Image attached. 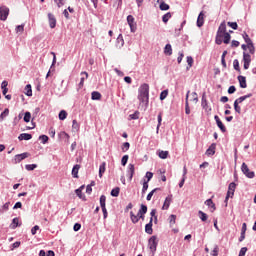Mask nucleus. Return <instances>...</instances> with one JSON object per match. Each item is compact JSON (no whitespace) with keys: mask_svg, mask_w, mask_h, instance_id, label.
I'll return each instance as SVG.
<instances>
[{"mask_svg":"<svg viewBox=\"0 0 256 256\" xmlns=\"http://www.w3.org/2000/svg\"><path fill=\"white\" fill-rule=\"evenodd\" d=\"M83 189H85V186H81L80 188L75 190V193L77 197H79V199H85V197L83 196Z\"/></svg>","mask_w":256,"mask_h":256,"instance_id":"bb28decb","label":"nucleus"},{"mask_svg":"<svg viewBox=\"0 0 256 256\" xmlns=\"http://www.w3.org/2000/svg\"><path fill=\"white\" fill-rule=\"evenodd\" d=\"M81 75H85V77H82V78L80 79L79 89H83V85L85 84V79H89V73H87V72H81Z\"/></svg>","mask_w":256,"mask_h":256,"instance_id":"b1692460","label":"nucleus"},{"mask_svg":"<svg viewBox=\"0 0 256 256\" xmlns=\"http://www.w3.org/2000/svg\"><path fill=\"white\" fill-rule=\"evenodd\" d=\"M128 175H129V181H132L133 176L135 175V165L133 164L128 165Z\"/></svg>","mask_w":256,"mask_h":256,"instance_id":"6ab92c4d","label":"nucleus"},{"mask_svg":"<svg viewBox=\"0 0 256 256\" xmlns=\"http://www.w3.org/2000/svg\"><path fill=\"white\" fill-rule=\"evenodd\" d=\"M105 162H103L99 167V177H103V173H105Z\"/></svg>","mask_w":256,"mask_h":256,"instance_id":"37998d69","label":"nucleus"},{"mask_svg":"<svg viewBox=\"0 0 256 256\" xmlns=\"http://www.w3.org/2000/svg\"><path fill=\"white\" fill-rule=\"evenodd\" d=\"M191 97H192L191 101H193L194 103H197V101H199V97L197 96L196 92H193L191 94Z\"/></svg>","mask_w":256,"mask_h":256,"instance_id":"e2e57ef3","label":"nucleus"},{"mask_svg":"<svg viewBox=\"0 0 256 256\" xmlns=\"http://www.w3.org/2000/svg\"><path fill=\"white\" fill-rule=\"evenodd\" d=\"M222 39L225 45H229V43L231 42V34H229V32H226Z\"/></svg>","mask_w":256,"mask_h":256,"instance_id":"c756f323","label":"nucleus"},{"mask_svg":"<svg viewBox=\"0 0 256 256\" xmlns=\"http://www.w3.org/2000/svg\"><path fill=\"white\" fill-rule=\"evenodd\" d=\"M169 19H171V12L166 13V14L162 17L163 23H167V22L169 21Z\"/></svg>","mask_w":256,"mask_h":256,"instance_id":"864d4df0","label":"nucleus"},{"mask_svg":"<svg viewBox=\"0 0 256 256\" xmlns=\"http://www.w3.org/2000/svg\"><path fill=\"white\" fill-rule=\"evenodd\" d=\"M125 45V40L123 39V34H119L116 39V48L121 49Z\"/></svg>","mask_w":256,"mask_h":256,"instance_id":"ddd939ff","label":"nucleus"},{"mask_svg":"<svg viewBox=\"0 0 256 256\" xmlns=\"http://www.w3.org/2000/svg\"><path fill=\"white\" fill-rule=\"evenodd\" d=\"M27 157H29V153H27V152H24L22 154H17L15 156L14 161H15V163H21V161H23V159H27Z\"/></svg>","mask_w":256,"mask_h":256,"instance_id":"f8f14e48","label":"nucleus"},{"mask_svg":"<svg viewBox=\"0 0 256 256\" xmlns=\"http://www.w3.org/2000/svg\"><path fill=\"white\" fill-rule=\"evenodd\" d=\"M128 161H129V155H124L121 160V164L123 165V167H125V165H127Z\"/></svg>","mask_w":256,"mask_h":256,"instance_id":"4d7b16f0","label":"nucleus"},{"mask_svg":"<svg viewBox=\"0 0 256 256\" xmlns=\"http://www.w3.org/2000/svg\"><path fill=\"white\" fill-rule=\"evenodd\" d=\"M235 189H237V184H235V182H231L228 186L225 203H227L229 199H233V195H235Z\"/></svg>","mask_w":256,"mask_h":256,"instance_id":"7ed1b4c3","label":"nucleus"},{"mask_svg":"<svg viewBox=\"0 0 256 256\" xmlns=\"http://www.w3.org/2000/svg\"><path fill=\"white\" fill-rule=\"evenodd\" d=\"M189 93H190V91L187 92L186 101H185V113H186V115H189L191 113V108L189 107Z\"/></svg>","mask_w":256,"mask_h":256,"instance_id":"5701e85b","label":"nucleus"},{"mask_svg":"<svg viewBox=\"0 0 256 256\" xmlns=\"http://www.w3.org/2000/svg\"><path fill=\"white\" fill-rule=\"evenodd\" d=\"M157 236H151L150 239L148 240V247L152 253H155L157 251Z\"/></svg>","mask_w":256,"mask_h":256,"instance_id":"20e7f679","label":"nucleus"},{"mask_svg":"<svg viewBox=\"0 0 256 256\" xmlns=\"http://www.w3.org/2000/svg\"><path fill=\"white\" fill-rule=\"evenodd\" d=\"M120 191H121V189L119 187H116V188L112 189L111 196L112 197H119Z\"/></svg>","mask_w":256,"mask_h":256,"instance_id":"e433bc0d","label":"nucleus"},{"mask_svg":"<svg viewBox=\"0 0 256 256\" xmlns=\"http://www.w3.org/2000/svg\"><path fill=\"white\" fill-rule=\"evenodd\" d=\"M106 201H107V197L105 195H101L100 196V206H101V209L106 207L105 206Z\"/></svg>","mask_w":256,"mask_h":256,"instance_id":"ea45409f","label":"nucleus"},{"mask_svg":"<svg viewBox=\"0 0 256 256\" xmlns=\"http://www.w3.org/2000/svg\"><path fill=\"white\" fill-rule=\"evenodd\" d=\"M72 128H74L76 131H79V123H77V120H73Z\"/></svg>","mask_w":256,"mask_h":256,"instance_id":"774afa93","label":"nucleus"},{"mask_svg":"<svg viewBox=\"0 0 256 256\" xmlns=\"http://www.w3.org/2000/svg\"><path fill=\"white\" fill-rule=\"evenodd\" d=\"M156 191H161V188H155L153 189L146 197L147 201H151L153 198V195H155Z\"/></svg>","mask_w":256,"mask_h":256,"instance_id":"f704fd0d","label":"nucleus"},{"mask_svg":"<svg viewBox=\"0 0 256 256\" xmlns=\"http://www.w3.org/2000/svg\"><path fill=\"white\" fill-rule=\"evenodd\" d=\"M202 107L207 115H211V107H209V104L207 103V97H205V94L202 96Z\"/></svg>","mask_w":256,"mask_h":256,"instance_id":"1a4fd4ad","label":"nucleus"},{"mask_svg":"<svg viewBox=\"0 0 256 256\" xmlns=\"http://www.w3.org/2000/svg\"><path fill=\"white\" fill-rule=\"evenodd\" d=\"M129 117L132 120L139 119V111H136L135 113L130 114Z\"/></svg>","mask_w":256,"mask_h":256,"instance_id":"680f3d73","label":"nucleus"},{"mask_svg":"<svg viewBox=\"0 0 256 256\" xmlns=\"http://www.w3.org/2000/svg\"><path fill=\"white\" fill-rule=\"evenodd\" d=\"M25 95H27V97H33V89L31 88V84H27L25 86Z\"/></svg>","mask_w":256,"mask_h":256,"instance_id":"393cba45","label":"nucleus"},{"mask_svg":"<svg viewBox=\"0 0 256 256\" xmlns=\"http://www.w3.org/2000/svg\"><path fill=\"white\" fill-rule=\"evenodd\" d=\"M198 215H199L201 221H207L208 216H207V214H205V212H203V211L200 210V211L198 212Z\"/></svg>","mask_w":256,"mask_h":256,"instance_id":"c03bdc74","label":"nucleus"},{"mask_svg":"<svg viewBox=\"0 0 256 256\" xmlns=\"http://www.w3.org/2000/svg\"><path fill=\"white\" fill-rule=\"evenodd\" d=\"M204 23H205V13L200 12L197 18V26L203 27Z\"/></svg>","mask_w":256,"mask_h":256,"instance_id":"dca6fc26","label":"nucleus"},{"mask_svg":"<svg viewBox=\"0 0 256 256\" xmlns=\"http://www.w3.org/2000/svg\"><path fill=\"white\" fill-rule=\"evenodd\" d=\"M241 171L248 177V179H253V177H255V172L249 170V166H247L245 162L242 163Z\"/></svg>","mask_w":256,"mask_h":256,"instance_id":"39448f33","label":"nucleus"},{"mask_svg":"<svg viewBox=\"0 0 256 256\" xmlns=\"http://www.w3.org/2000/svg\"><path fill=\"white\" fill-rule=\"evenodd\" d=\"M214 119H215L216 124L219 127L220 131H222V133H226L227 132V128L225 127V125L223 124V122L221 121L219 116H217V115L214 116Z\"/></svg>","mask_w":256,"mask_h":256,"instance_id":"9b49d317","label":"nucleus"},{"mask_svg":"<svg viewBox=\"0 0 256 256\" xmlns=\"http://www.w3.org/2000/svg\"><path fill=\"white\" fill-rule=\"evenodd\" d=\"M247 49L250 55H255V46L253 45V42L250 44H247Z\"/></svg>","mask_w":256,"mask_h":256,"instance_id":"c9c22d12","label":"nucleus"},{"mask_svg":"<svg viewBox=\"0 0 256 256\" xmlns=\"http://www.w3.org/2000/svg\"><path fill=\"white\" fill-rule=\"evenodd\" d=\"M130 218L132 223H139V214L135 215V213L130 212Z\"/></svg>","mask_w":256,"mask_h":256,"instance_id":"2f4dec72","label":"nucleus"},{"mask_svg":"<svg viewBox=\"0 0 256 256\" xmlns=\"http://www.w3.org/2000/svg\"><path fill=\"white\" fill-rule=\"evenodd\" d=\"M67 0H54V3L57 5L58 8L63 7Z\"/></svg>","mask_w":256,"mask_h":256,"instance_id":"603ef678","label":"nucleus"},{"mask_svg":"<svg viewBox=\"0 0 256 256\" xmlns=\"http://www.w3.org/2000/svg\"><path fill=\"white\" fill-rule=\"evenodd\" d=\"M129 147H131V144H129V142L123 143V145H122L123 153H125L126 151H129Z\"/></svg>","mask_w":256,"mask_h":256,"instance_id":"6e6d98bb","label":"nucleus"},{"mask_svg":"<svg viewBox=\"0 0 256 256\" xmlns=\"http://www.w3.org/2000/svg\"><path fill=\"white\" fill-rule=\"evenodd\" d=\"M19 141H29L30 139H33V136L28 133H22L18 137Z\"/></svg>","mask_w":256,"mask_h":256,"instance_id":"412c9836","label":"nucleus"},{"mask_svg":"<svg viewBox=\"0 0 256 256\" xmlns=\"http://www.w3.org/2000/svg\"><path fill=\"white\" fill-rule=\"evenodd\" d=\"M138 213L142 214V215H145V213H147V206L142 204Z\"/></svg>","mask_w":256,"mask_h":256,"instance_id":"13d9d810","label":"nucleus"},{"mask_svg":"<svg viewBox=\"0 0 256 256\" xmlns=\"http://www.w3.org/2000/svg\"><path fill=\"white\" fill-rule=\"evenodd\" d=\"M7 17H9V8H7V6H1L0 21H7Z\"/></svg>","mask_w":256,"mask_h":256,"instance_id":"423d86ee","label":"nucleus"},{"mask_svg":"<svg viewBox=\"0 0 256 256\" xmlns=\"http://www.w3.org/2000/svg\"><path fill=\"white\" fill-rule=\"evenodd\" d=\"M238 81L241 89H247V78L245 76H238Z\"/></svg>","mask_w":256,"mask_h":256,"instance_id":"a211bd4d","label":"nucleus"},{"mask_svg":"<svg viewBox=\"0 0 256 256\" xmlns=\"http://www.w3.org/2000/svg\"><path fill=\"white\" fill-rule=\"evenodd\" d=\"M127 23L132 31V33H135V29H137L136 24H135V18L133 15H128L127 16Z\"/></svg>","mask_w":256,"mask_h":256,"instance_id":"6e6552de","label":"nucleus"},{"mask_svg":"<svg viewBox=\"0 0 256 256\" xmlns=\"http://www.w3.org/2000/svg\"><path fill=\"white\" fill-rule=\"evenodd\" d=\"M167 95H169V90H163L160 94V101H165V99H167Z\"/></svg>","mask_w":256,"mask_h":256,"instance_id":"58836bf2","label":"nucleus"},{"mask_svg":"<svg viewBox=\"0 0 256 256\" xmlns=\"http://www.w3.org/2000/svg\"><path fill=\"white\" fill-rule=\"evenodd\" d=\"M205 205H207V207H210L211 213H213L217 209V207H215V203L213 202L212 199L206 200Z\"/></svg>","mask_w":256,"mask_h":256,"instance_id":"4be33fe9","label":"nucleus"},{"mask_svg":"<svg viewBox=\"0 0 256 256\" xmlns=\"http://www.w3.org/2000/svg\"><path fill=\"white\" fill-rule=\"evenodd\" d=\"M225 33L227 32H217L215 40L216 45H221V43H223V37H225Z\"/></svg>","mask_w":256,"mask_h":256,"instance_id":"f3484780","label":"nucleus"},{"mask_svg":"<svg viewBox=\"0 0 256 256\" xmlns=\"http://www.w3.org/2000/svg\"><path fill=\"white\" fill-rule=\"evenodd\" d=\"M39 140L45 145V143H47V141H49V136L41 135V136H39Z\"/></svg>","mask_w":256,"mask_h":256,"instance_id":"5fc2aeb1","label":"nucleus"},{"mask_svg":"<svg viewBox=\"0 0 256 256\" xmlns=\"http://www.w3.org/2000/svg\"><path fill=\"white\" fill-rule=\"evenodd\" d=\"M48 23L50 29H55V27H57V18H55L53 13H48Z\"/></svg>","mask_w":256,"mask_h":256,"instance_id":"0eeeda50","label":"nucleus"},{"mask_svg":"<svg viewBox=\"0 0 256 256\" xmlns=\"http://www.w3.org/2000/svg\"><path fill=\"white\" fill-rule=\"evenodd\" d=\"M145 232L148 235H153V218H150V221L148 224L145 226Z\"/></svg>","mask_w":256,"mask_h":256,"instance_id":"2eb2a0df","label":"nucleus"},{"mask_svg":"<svg viewBox=\"0 0 256 256\" xmlns=\"http://www.w3.org/2000/svg\"><path fill=\"white\" fill-rule=\"evenodd\" d=\"M233 67H234L235 71H238L239 73H241V67H239V60L235 59L233 61Z\"/></svg>","mask_w":256,"mask_h":256,"instance_id":"a19ab883","label":"nucleus"},{"mask_svg":"<svg viewBox=\"0 0 256 256\" xmlns=\"http://www.w3.org/2000/svg\"><path fill=\"white\" fill-rule=\"evenodd\" d=\"M121 5H123V0H115L113 7H115V9H119Z\"/></svg>","mask_w":256,"mask_h":256,"instance_id":"052dcab7","label":"nucleus"},{"mask_svg":"<svg viewBox=\"0 0 256 256\" xmlns=\"http://www.w3.org/2000/svg\"><path fill=\"white\" fill-rule=\"evenodd\" d=\"M171 201H173L172 195L166 197L164 204L162 206L163 211H167V209H169V206L171 205Z\"/></svg>","mask_w":256,"mask_h":256,"instance_id":"4468645a","label":"nucleus"},{"mask_svg":"<svg viewBox=\"0 0 256 256\" xmlns=\"http://www.w3.org/2000/svg\"><path fill=\"white\" fill-rule=\"evenodd\" d=\"M243 61H244V69H249V65H251V55L246 52L243 53Z\"/></svg>","mask_w":256,"mask_h":256,"instance_id":"9d476101","label":"nucleus"},{"mask_svg":"<svg viewBox=\"0 0 256 256\" xmlns=\"http://www.w3.org/2000/svg\"><path fill=\"white\" fill-rule=\"evenodd\" d=\"M215 144H211L210 147L206 150V155H215V149H216Z\"/></svg>","mask_w":256,"mask_h":256,"instance_id":"cd10ccee","label":"nucleus"},{"mask_svg":"<svg viewBox=\"0 0 256 256\" xmlns=\"http://www.w3.org/2000/svg\"><path fill=\"white\" fill-rule=\"evenodd\" d=\"M219 33H227V24L225 22H222L218 28Z\"/></svg>","mask_w":256,"mask_h":256,"instance_id":"7c9ffc66","label":"nucleus"},{"mask_svg":"<svg viewBox=\"0 0 256 256\" xmlns=\"http://www.w3.org/2000/svg\"><path fill=\"white\" fill-rule=\"evenodd\" d=\"M24 121H25V123H29V121H31V112H26L25 113Z\"/></svg>","mask_w":256,"mask_h":256,"instance_id":"bf43d9fd","label":"nucleus"},{"mask_svg":"<svg viewBox=\"0 0 256 256\" xmlns=\"http://www.w3.org/2000/svg\"><path fill=\"white\" fill-rule=\"evenodd\" d=\"M9 115V108H6L1 114H0V121H3L5 117Z\"/></svg>","mask_w":256,"mask_h":256,"instance_id":"a18cd8bd","label":"nucleus"},{"mask_svg":"<svg viewBox=\"0 0 256 256\" xmlns=\"http://www.w3.org/2000/svg\"><path fill=\"white\" fill-rule=\"evenodd\" d=\"M16 33H23L25 31V24L18 25L15 29Z\"/></svg>","mask_w":256,"mask_h":256,"instance_id":"3c124183","label":"nucleus"},{"mask_svg":"<svg viewBox=\"0 0 256 256\" xmlns=\"http://www.w3.org/2000/svg\"><path fill=\"white\" fill-rule=\"evenodd\" d=\"M247 253V247H242L240 249L239 255L238 256H245Z\"/></svg>","mask_w":256,"mask_h":256,"instance_id":"338daca9","label":"nucleus"},{"mask_svg":"<svg viewBox=\"0 0 256 256\" xmlns=\"http://www.w3.org/2000/svg\"><path fill=\"white\" fill-rule=\"evenodd\" d=\"M163 121V112L158 114V125L156 128V133H159V127H161V122Z\"/></svg>","mask_w":256,"mask_h":256,"instance_id":"72a5a7b5","label":"nucleus"},{"mask_svg":"<svg viewBox=\"0 0 256 256\" xmlns=\"http://www.w3.org/2000/svg\"><path fill=\"white\" fill-rule=\"evenodd\" d=\"M25 169H26L27 171H34L35 169H37V164H27V165L25 166Z\"/></svg>","mask_w":256,"mask_h":256,"instance_id":"09e8293b","label":"nucleus"},{"mask_svg":"<svg viewBox=\"0 0 256 256\" xmlns=\"http://www.w3.org/2000/svg\"><path fill=\"white\" fill-rule=\"evenodd\" d=\"M250 97H253V94L241 96L234 101V110L236 111V113H238V115H241V106H239V104L247 99H250Z\"/></svg>","mask_w":256,"mask_h":256,"instance_id":"f03ea898","label":"nucleus"},{"mask_svg":"<svg viewBox=\"0 0 256 256\" xmlns=\"http://www.w3.org/2000/svg\"><path fill=\"white\" fill-rule=\"evenodd\" d=\"M81 169V165L79 164H76L73 169H72V176L75 178V179H78L79 178V170Z\"/></svg>","mask_w":256,"mask_h":256,"instance_id":"aec40b11","label":"nucleus"},{"mask_svg":"<svg viewBox=\"0 0 256 256\" xmlns=\"http://www.w3.org/2000/svg\"><path fill=\"white\" fill-rule=\"evenodd\" d=\"M160 9H161V11H169L170 6H169V4H167V3H165V2H162V3L160 4Z\"/></svg>","mask_w":256,"mask_h":256,"instance_id":"de8ad7c7","label":"nucleus"},{"mask_svg":"<svg viewBox=\"0 0 256 256\" xmlns=\"http://www.w3.org/2000/svg\"><path fill=\"white\" fill-rule=\"evenodd\" d=\"M165 55H173V48L171 47V44H167L164 48Z\"/></svg>","mask_w":256,"mask_h":256,"instance_id":"c85d7f7f","label":"nucleus"},{"mask_svg":"<svg viewBox=\"0 0 256 256\" xmlns=\"http://www.w3.org/2000/svg\"><path fill=\"white\" fill-rule=\"evenodd\" d=\"M158 157L160 159H167L169 157V151L158 150Z\"/></svg>","mask_w":256,"mask_h":256,"instance_id":"a878e982","label":"nucleus"},{"mask_svg":"<svg viewBox=\"0 0 256 256\" xmlns=\"http://www.w3.org/2000/svg\"><path fill=\"white\" fill-rule=\"evenodd\" d=\"M17 227H19V218H14L12 220L11 228L12 229H17Z\"/></svg>","mask_w":256,"mask_h":256,"instance_id":"79ce46f5","label":"nucleus"},{"mask_svg":"<svg viewBox=\"0 0 256 256\" xmlns=\"http://www.w3.org/2000/svg\"><path fill=\"white\" fill-rule=\"evenodd\" d=\"M176 221H177V216H176L175 214L170 215V217H169V223H170V225H171V226H172V225H175Z\"/></svg>","mask_w":256,"mask_h":256,"instance_id":"49530a36","label":"nucleus"},{"mask_svg":"<svg viewBox=\"0 0 256 256\" xmlns=\"http://www.w3.org/2000/svg\"><path fill=\"white\" fill-rule=\"evenodd\" d=\"M39 231V225H35L32 229H31V234L32 235H37V232Z\"/></svg>","mask_w":256,"mask_h":256,"instance_id":"69168bd1","label":"nucleus"},{"mask_svg":"<svg viewBox=\"0 0 256 256\" xmlns=\"http://www.w3.org/2000/svg\"><path fill=\"white\" fill-rule=\"evenodd\" d=\"M59 119L60 121H65V119H67V111L61 110L59 113Z\"/></svg>","mask_w":256,"mask_h":256,"instance_id":"4c0bfd02","label":"nucleus"},{"mask_svg":"<svg viewBox=\"0 0 256 256\" xmlns=\"http://www.w3.org/2000/svg\"><path fill=\"white\" fill-rule=\"evenodd\" d=\"M93 101H99L101 99V93L94 91L91 96Z\"/></svg>","mask_w":256,"mask_h":256,"instance_id":"473e14b6","label":"nucleus"},{"mask_svg":"<svg viewBox=\"0 0 256 256\" xmlns=\"http://www.w3.org/2000/svg\"><path fill=\"white\" fill-rule=\"evenodd\" d=\"M138 99L140 103H149V84H142L139 88Z\"/></svg>","mask_w":256,"mask_h":256,"instance_id":"f257e3e1","label":"nucleus"},{"mask_svg":"<svg viewBox=\"0 0 256 256\" xmlns=\"http://www.w3.org/2000/svg\"><path fill=\"white\" fill-rule=\"evenodd\" d=\"M228 27H231V29L237 30V22H228Z\"/></svg>","mask_w":256,"mask_h":256,"instance_id":"0e129e2a","label":"nucleus"},{"mask_svg":"<svg viewBox=\"0 0 256 256\" xmlns=\"http://www.w3.org/2000/svg\"><path fill=\"white\" fill-rule=\"evenodd\" d=\"M243 39H244V41H245V43H246L247 45L253 43V41L251 40V38H249V34H247V33H244V34H243Z\"/></svg>","mask_w":256,"mask_h":256,"instance_id":"8fccbe9b","label":"nucleus"}]
</instances>
